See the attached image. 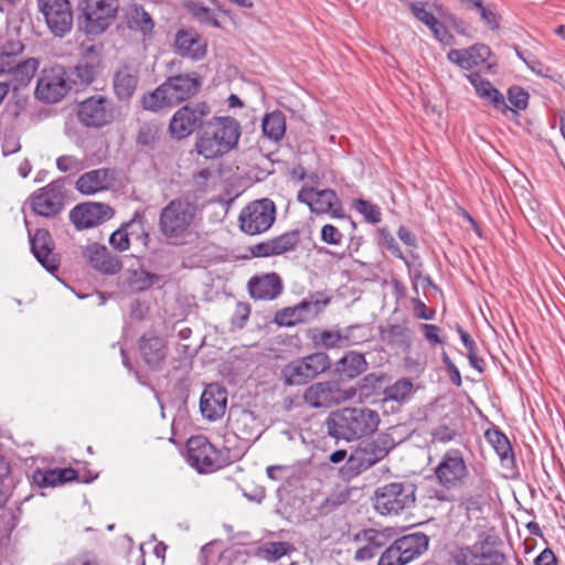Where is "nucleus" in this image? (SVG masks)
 I'll return each instance as SVG.
<instances>
[{
    "instance_id": "obj_44",
    "label": "nucleus",
    "mask_w": 565,
    "mask_h": 565,
    "mask_svg": "<svg viewBox=\"0 0 565 565\" xmlns=\"http://www.w3.org/2000/svg\"><path fill=\"white\" fill-rule=\"evenodd\" d=\"M385 375L383 373H369L358 383V390L361 395L369 397L377 394L383 388Z\"/></svg>"
},
{
    "instance_id": "obj_40",
    "label": "nucleus",
    "mask_w": 565,
    "mask_h": 565,
    "mask_svg": "<svg viewBox=\"0 0 565 565\" xmlns=\"http://www.w3.org/2000/svg\"><path fill=\"white\" fill-rule=\"evenodd\" d=\"M39 65L40 62L36 58H28L18 63L13 56V67L9 73L12 74L18 85H25L33 78Z\"/></svg>"
},
{
    "instance_id": "obj_15",
    "label": "nucleus",
    "mask_w": 565,
    "mask_h": 565,
    "mask_svg": "<svg viewBox=\"0 0 565 565\" xmlns=\"http://www.w3.org/2000/svg\"><path fill=\"white\" fill-rule=\"evenodd\" d=\"M210 111V107L203 102L181 107L170 120V132L179 139L188 137L202 124Z\"/></svg>"
},
{
    "instance_id": "obj_54",
    "label": "nucleus",
    "mask_w": 565,
    "mask_h": 565,
    "mask_svg": "<svg viewBox=\"0 0 565 565\" xmlns=\"http://www.w3.org/2000/svg\"><path fill=\"white\" fill-rule=\"evenodd\" d=\"M190 12L202 23L218 26V21L214 13L206 7L199 2H190L188 4Z\"/></svg>"
},
{
    "instance_id": "obj_22",
    "label": "nucleus",
    "mask_w": 565,
    "mask_h": 565,
    "mask_svg": "<svg viewBox=\"0 0 565 565\" xmlns=\"http://www.w3.org/2000/svg\"><path fill=\"white\" fill-rule=\"evenodd\" d=\"M83 256L94 269L105 275H115L122 267L119 257L98 243L88 244L83 250Z\"/></svg>"
},
{
    "instance_id": "obj_7",
    "label": "nucleus",
    "mask_w": 565,
    "mask_h": 565,
    "mask_svg": "<svg viewBox=\"0 0 565 565\" xmlns=\"http://www.w3.org/2000/svg\"><path fill=\"white\" fill-rule=\"evenodd\" d=\"M330 366L331 361L327 353L315 352L286 364L281 370V376L286 385H305Z\"/></svg>"
},
{
    "instance_id": "obj_55",
    "label": "nucleus",
    "mask_w": 565,
    "mask_h": 565,
    "mask_svg": "<svg viewBox=\"0 0 565 565\" xmlns=\"http://www.w3.org/2000/svg\"><path fill=\"white\" fill-rule=\"evenodd\" d=\"M294 551L289 542H270L264 548L266 557L270 561H277Z\"/></svg>"
},
{
    "instance_id": "obj_45",
    "label": "nucleus",
    "mask_w": 565,
    "mask_h": 565,
    "mask_svg": "<svg viewBox=\"0 0 565 565\" xmlns=\"http://www.w3.org/2000/svg\"><path fill=\"white\" fill-rule=\"evenodd\" d=\"M353 207L364 217V221L370 224H377L382 221V212L380 206L367 200L355 199L353 201Z\"/></svg>"
},
{
    "instance_id": "obj_30",
    "label": "nucleus",
    "mask_w": 565,
    "mask_h": 565,
    "mask_svg": "<svg viewBox=\"0 0 565 565\" xmlns=\"http://www.w3.org/2000/svg\"><path fill=\"white\" fill-rule=\"evenodd\" d=\"M394 541L407 564L423 555L429 545V537L422 532L406 534Z\"/></svg>"
},
{
    "instance_id": "obj_9",
    "label": "nucleus",
    "mask_w": 565,
    "mask_h": 565,
    "mask_svg": "<svg viewBox=\"0 0 565 565\" xmlns=\"http://www.w3.org/2000/svg\"><path fill=\"white\" fill-rule=\"evenodd\" d=\"M469 475L467 463L459 449H448L435 468L438 482L446 489H455L463 484Z\"/></svg>"
},
{
    "instance_id": "obj_23",
    "label": "nucleus",
    "mask_w": 565,
    "mask_h": 565,
    "mask_svg": "<svg viewBox=\"0 0 565 565\" xmlns=\"http://www.w3.org/2000/svg\"><path fill=\"white\" fill-rule=\"evenodd\" d=\"M338 194L332 189L317 190L312 186H303L298 191L297 200L306 204L311 213L321 215L328 214L334 203H337Z\"/></svg>"
},
{
    "instance_id": "obj_16",
    "label": "nucleus",
    "mask_w": 565,
    "mask_h": 565,
    "mask_svg": "<svg viewBox=\"0 0 565 565\" xmlns=\"http://www.w3.org/2000/svg\"><path fill=\"white\" fill-rule=\"evenodd\" d=\"M78 118L87 127H103L115 118L111 102L103 96L95 95L79 104Z\"/></svg>"
},
{
    "instance_id": "obj_3",
    "label": "nucleus",
    "mask_w": 565,
    "mask_h": 565,
    "mask_svg": "<svg viewBox=\"0 0 565 565\" xmlns=\"http://www.w3.org/2000/svg\"><path fill=\"white\" fill-rule=\"evenodd\" d=\"M200 86L201 81L195 73L170 77L154 92L142 97V106L151 111L173 107L194 96Z\"/></svg>"
},
{
    "instance_id": "obj_8",
    "label": "nucleus",
    "mask_w": 565,
    "mask_h": 565,
    "mask_svg": "<svg viewBox=\"0 0 565 565\" xmlns=\"http://www.w3.org/2000/svg\"><path fill=\"white\" fill-rule=\"evenodd\" d=\"M79 22L87 34L103 33L115 20L117 0H82L78 4Z\"/></svg>"
},
{
    "instance_id": "obj_26",
    "label": "nucleus",
    "mask_w": 565,
    "mask_h": 565,
    "mask_svg": "<svg viewBox=\"0 0 565 565\" xmlns=\"http://www.w3.org/2000/svg\"><path fill=\"white\" fill-rule=\"evenodd\" d=\"M491 51L484 44H476L468 49H451L447 53V58L462 70L470 71L475 67L483 65Z\"/></svg>"
},
{
    "instance_id": "obj_46",
    "label": "nucleus",
    "mask_w": 565,
    "mask_h": 565,
    "mask_svg": "<svg viewBox=\"0 0 565 565\" xmlns=\"http://www.w3.org/2000/svg\"><path fill=\"white\" fill-rule=\"evenodd\" d=\"M273 239L276 256L294 250L300 242V232L292 230L276 236Z\"/></svg>"
},
{
    "instance_id": "obj_49",
    "label": "nucleus",
    "mask_w": 565,
    "mask_h": 565,
    "mask_svg": "<svg viewBox=\"0 0 565 565\" xmlns=\"http://www.w3.org/2000/svg\"><path fill=\"white\" fill-rule=\"evenodd\" d=\"M459 435L455 424H440L431 429L430 437L433 444H447Z\"/></svg>"
},
{
    "instance_id": "obj_10",
    "label": "nucleus",
    "mask_w": 565,
    "mask_h": 565,
    "mask_svg": "<svg viewBox=\"0 0 565 565\" xmlns=\"http://www.w3.org/2000/svg\"><path fill=\"white\" fill-rule=\"evenodd\" d=\"M67 73L63 66L44 68L38 79L35 96L45 103H57L68 92Z\"/></svg>"
},
{
    "instance_id": "obj_33",
    "label": "nucleus",
    "mask_w": 565,
    "mask_h": 565,
    "mask_svg": "<svg viewBox=\"0 0 565 565\" xmlns=\"http://www.w3.org/2000/svg\"><path fill=\"white\" fill-rule=\"evenodd\" d=\"M102 66L100 52L95 46L85 50L81 61L75 66L76 77L82 84H89L94 81Z\"/></svg>"
},
{
    "instance_id": "obj_39",
    "label": "nucleus",
    "mask_w": 565,
    "mask_h": 565,
    "mask_svg": "<svg viewBox=\"0 0 565 565\" xmlns=\"http://www.w3.org/2000/svg\"><path fill=\"white\" fill-rule=\"evenodd\" d=\"M263 132L271 140L279 141L286 131L285 116L280 111L268 114L263 119Z\"/></svg>"
},
{
    "instance_id": "obj_38",
    "label": "nucleus",
    "mask_w": 565,
    "mask_h": 565,
    "mask_svg": "<svg viewBox=\"0 0 565 565\" xmlns=\"http://www.w3.org/2000/svg\"><path fill=\"white\" fill-rule=\"evenodd\" d=\"M411 330L402 324H388L380 328V335L387 344L403 349L411 347Z\"/></svg>"
},
{
    "instance_id": "obj_20",
    "label": "nucleus",
    "mask_w": 565,
    "mask_h": 565,
    "mask_svg": "<svg viewBox=\"0 0 565 565\" xmlns=\"http://www.w3.org/2000/svg\"><path fill=\"white\" fill-rule=\"evenodd\" d=\"M466 77L473 86L479 98L488 100L495 109L500 110L505 116H508V114L519 116L518 110L505 103L503 94L497 89L490 81L483 78L480 73L472 72L466 75Z\"/></svg>"
},
{
    "instance_id": "obj_2",
    "label": "nucleus",
    "mask_w": 565,
    "mask_h": 565,
    "mask_svg": "<svg viewBox=\"0 0 565 565\" xmlns=\"http://www.w3.org/2000/svg\"><path fill=\"white\" fill-rule=\"evenodd\" d=\"M241 136L239 124L231 117H214L196 137L195 149L206 159H215L234 149Z\"/></svg>"
},
{
    "instance_id": "obj_29",
    "label": "nucleus",
    "mask_w": 565,
    "mask_h": 565,
    "mask_svg": "<svg viewBox=\"0 0 565 565\" xmlns=\"http://www.w3.org/2000/svg\"><path fill=\"white\" fill-rule=\"evenodd\" d=\"M486 440L491 445L500 458V463L505 469L516 467L515 456L508 436L497 426H492L484 431Z\"/></svg>"
},
{
    "instance_id": "obj_57",
    "label": "nucleus",
    "mask_w": 565,
    "mask_h": 565,
    "mask_svg": "<svg viewBox=\"0 0 565 565\" xmlns=\"http://www.w3.org/2000/svg\"><path fill=\"white\" fill-rule=\"evenodd\" d=\"M320 238L328 245H340L343 241V234L332 224H326L321 227Z\"/></svg>"
},
{
    "instance_id": "obj_31",
    "label": "nucleus",
    "mask_w": 565,
    "mask_h": 565,
    "mask_svg": "<svg viewBox=\"0 0 565 565\" xmlns=\"http://www.w3.org/2000/svg\"><path fill=\"white\" fill-rule=\"evenodd\" d=\"M139 349L145 362L151 367H157L167 356L164 339L153 333H146L141 338Z\"/></svg>"
},
{
    "instance_id": "obj_47",
    "label": "nucleus",
    "mask_w": 565,
    "mask_h": 565,
    "mask_svg": "<svg viewBox=\"0 0 565 565\" xmlns=\"http://www.w3.org/2000/svg\"><path fill=\"white\" fill-rule=\"evenodd\" d=\"M345 347L356 345L369 341L370 329L365 324H352L343 330Z\"/></svg>"
},
{
    "instance_id": "obj_52",
    "label": "nucleus",
    "mask_w": 565,
    "mask_h": 565,
    "mask_svg": "<svg viewBox=\"0 0 565 565\" xmlns=\"http://www.w3.org/2000/svg\"><path fill=\"white\" fill-rule=\"evenodd\" d=\"M318 344L326 349H341L345 348L343 331L323 330L319 335Z\"/></svg>"
},
{
    "instance_id": "obj_42",
    "label": "nucleus",
    "mask_w": 565,
    "mask_h": 565,
    "mask_svg": "<svg viewBox=\"0 0 565 565\" xmlns=\"http://www.w3.org/2000/svg\"><path fill=\"white\" fill-rule=\"evenodd\" d=\"M23 43L17 39H9L0 51V75L11 72L13 67V56L22 53Z\"/></svg>"
},
{
    "instance_id": "obj_6",
    "label": "nucleus",
    "mask_w": 565,
    "mask_h": 565,
    "mask_svg": "<svg viewBox=\"0 0 565 565\" xmlns=\"http://www.w3.org/2000/svg\"><path fill=\"white\" fill-rule=\"evenodd\" d=\"M196 207L183 199L172 200L160 213L161 233L170 239L186 236L194 222Z\"/></svg>"
},
{
    "instance_id": "obj_62",
    "label": "nucleus",
    "mask_w": 565,
    "mask_h": 565,
    "mask_svg": "<svg viewBox=\"0 0 565 565\" xmlns=\"http://www.w3.org/2000/svg\"><path fill=\"white\" fill-rule=\"evenodd\" d=\"M383 237H384V246L385 248L396 258L401 259L404 262V264L409 267L411 266V263L409 260L407 259V257L404 255V253L402 252L398 243L396 242V239L390 234V233H384L383 232Z\"/></svg>"
},
{
    "instance_id": "obj_12",
    "label": "nucleus",
    "mask_w": 565,
    "mask_h": 565,
    "mask_svg": "<svg viewBox=\"0 0 565 565\" xmlns=\"http://www.w3.org/2000/svg\"><path fill=\"white\" fill-rule=\"evenodd\" d=\"M188 461L199 472L206 473L222 467L217 449L204 436L191 437L186 443Z\"/></svg>"
},
{
    "instance_id": "obj_32",
    "label": "nucleus",
    "mask_w": 565,
    "mask_h": 565,
    "mask_svg": "<svg viewBox=\"0 0 565 565\" xmlns=\"http://www.w3.org/2000/svg\"><path fill=\"white\" fill-rule=\"evenodd\" d=\"M174 44L182 56L192 60H200L206 53L205 42L193 31H179Z\"/></svg>"
},
{
    "instance_id": "obj_13",
    "label": "nucleus",
    "mask_w": 565,
    "mask_h": 565,
    "mask_svg": "<svg viewBox=\"0 0 565 565\" xmlns=\"http://www.w3.org/2000/svg\"><path fill=\"white\" fill-rule=\"evenodd\" d=\"M353 396L344 391L334 381L317 382L308 386L303 393V401L312 408H329Z\"/></svg>"
},
{
    "instance_id": "obj_48",
    "label": "nucleus",
    "mask_w": 565,
    "mask_h": 565,
    "mask_svg": "<svg viewBox=\"0 0 565 565\" xmlns=\"http://www.w3.org/2000/svg\"><path fill=\"white\" fill-rule=\"evenodd\" d=\"M153 279L154 276L141 268L128 270L127 282L132 290L141 291L149 288Z\"/></svg>"
},
{
    "instance_id": "obj_25",
    "label": "nucleus",
    "mask_w": 565,
    "mask_h": 565,
    "mask_svg": "<svg viewBox=\"0 0 565 565\" xmlns=\"http://www.w3.org/2000/svg\"><path fill=\"white\" fill-rule=\"evenodd\" d=\"M115 181L114 170L100 168L82 174L76 181V189L85 195H93L110 189Z\"/></svg>"
},
{
    "instance_id": "obj_41",
    "label": "nucleus",
    "mask_w": 565,
    "mask_h": 565,
    "mask_svg": "<svg viewBox=\"0 0 565 565\" xmlns=\"http://www.w3.org/2000/svg\"><path fill=\"white\" fill-rule=\"evenodd\" d=\"M413 392V383L409 379H401L383 390L384 402H406Z\"/></svg>"
},
{
    "instance_id": "obj_56",
    "label": "nucleus",
    "mask_w": 565,
    "mask_h": 565,
    "mask_svg": "<svg viewBox=\"0 0 565 565\" xmlns=\"http://www.w3.org/2000/svg\"><path fill=\"white\" fill-rule=\"evenodd\" d=\"M427 4L425 2H411L409 10L413 15L423 22L426 26H431L438 19L434 15L433 12L427 10Z\"/></svg>"
},
{
    "instance_id": "obj_63",
    "label": "nucleus",
    "mask_w": 565,
    "mask_h": 565,
    "mask_svg": "<svg viewBox=\"0 0 565 565\" xmlns=\"http://www.w3.org/2000/svg\"><path fill=\"white\" fill-rule=\"evenodd\" d=\"M477 10L480 13L481 19L490 26L492 30L499 29L498 14L490 6L478 7Z\"/></svg>"
},
{
    "instance_id": "obj_19",
    "label": "nucleus",
    "mask_w": 565,
    "mask_h": 565,
    "mask_svg": "<svg viewBox=\"0 0 565 565\" xmlns=\"http://www.w3.org/2000/svg\"><path fill=\"white\" fill-rule=\"evenodd\" d=\"M227 407L226 390L218 384H209L200 398V411L204 418L214 422L224 416Z\"/></svg>"
},
{
    "instance_id": "obj_60",
    "label": "nucleus",
    "mask_w": 565,
    "mask_h": 565,
    "mask_svg": "<svg viewBox=\"0 0 565 565\" xmlns=\"http://www.w3.org/2000/svg\"><path fill=\"white\" fill-rule=\"evenodd\" d=\"M109 244L119 252H125L130 246V241L125 227L115 231L109 237Z\"/></svg>"
},
{
    "instance_id": "obj_4",
    "label": "nucleus",
    "mask_w": 565,
    "mask_h": 565,
    "mask_svg": "<svg viewBox=\"0 0 565 565\" xmlns=\"http://www.w3.org/2000/svg\"><path fill=\"white\" fill-rule=\"evenodd\" d=\"M416 486L408 481H394L374 491V509L381 515H398L415 505Z\"/></svg>"
},
{
    "instance_id": "obj_14",
    "label": "nucleus",
    "mask_w": 565,
    "mask_h": 565,
    "mask_svg": "<svg viewBox=\"0 0 565 565\" xmlns=\"http://www.w3.org/2000/svg\"><path fill=\"white\" fill-rule=\"evenodd\" d=\"M39 8L55 36H64L72 30L73 12L68 0H39Z\"/></svg>"
},
{
    "instance_id": "obj_35",
    "label": "nucleus",
    "mask_w": 565,
    "mask_h": 565,
    "mask_svg": "<svg viewBox=\"0 0 565 565\" xmlns=\"http://www.w3.org/2000/svg\"><path fill=\"white\" fill-rule=\"evenodd\" d=\"M367 366L364 354L350 351L337 362L335 371L340 376L353 380L364 373Z\"/></svg>"
},
{
    "instance_id": "obj_36",
    "label": "nucleus",
    "mask_w": 565,
    "mask_h": 565,
    "mask_svg": "<svg viewBox=\"0 0 565 565\" xmlns=\"http://www.w3.org/2000/svg\"><path fill=\"white\" fill-rule=\"evenodd\" d=\"M77 472L72 468L52 469L46 471L36 470L32 475V481L41 488L55 487L67 481L75 480Z\"/></svg>"
},
{
    "instance_id": "obj_43",
    "label": "nucleus",
    "mask_w": 565,
    "mask_h": 565,
    "mask_svg": "<svg viewBox=\"0 0 565 565\" xmlns=\"http://www.w3.org/2000/svg\"><path fill=\"white\" fill-rule=\"evenodd\" d=\"M128 23L131 29H137L145 35L151 33L154 25L150 14L138 6L130 9Z\"/></svg>"
},
{
    "instance_id": "obj_5",
    "label": "nucleus",
    "mask_w": 565,
    "mask_h": 565,
    "mask_svg": "<svg viewBox=\"0 0 565 565\" xmlns=\"http://www.w3.org/2000/svg\"><path fill=\"white\" fill-rule=\"evenodd\" d=\"M395 446L393 436L387 433H380L371 439L363 440L348 458V469L359 475L384 459Z\"/></svg>"
},
{
    "instance_id": "obj_21",
    "label": "nucleus",
    "mask_w": 565,
    "mask_h": 565,
    "mask_svg": "<svg viewBox=\"0 0 565 565\" xmlns=\"http://www.w3.org/2000/svg\"><path fill=\"white\" fill-rule=\"evenodd\" d=\"M276 220V205L264 198L249 203V236L267 232Z\"/></svg>"
},
{
    "instance_id": "obj_51",
    "label": "nucleus",
    "mask_w": 565,
    "mask_h": 565,
    "mask_svg": "<svg viewBox=\"0 0 565 565\" xmlns=\"http://www.w3.org/2000/svg\"><path fill=\"white\" fill-rule=\"evenodd\" d=\"M456 565H480L478 557V542L470 546L458 548L454 554Z\"/></svg>"
},
{
    "instance_id": "obj_37",
    "label": "nucleus",
    "mask_w": 565,
    "mask_h": 565,
    "mask_svg": "<svg viewBox=\"0 0 565 565\" xmlns=\"http://www.w3.org/2000/svg\"><path fill=\"white\" fill-rule=\"evenodd\" d=\"M498 537L487 535L482 540L478 541V557L480 565H503L507 561V556L499 550H495Z\"/></svg>"
},
{
    "instance_id": "obj_64",
    "label": "nucleus",
    "mask_w": 565,
    "mask_h": 565,
    "mask_svg": "<svg viewBox=\"0 0 565 565\" xmlns=\"http://www.w3.org/2000/svg\"><path fill=\"white\" fill-rule=\"evenodd\" d=\"M460 505L466 510L468 514L482 511V497L481 495H468L465 497Z\"/></svg>"
},
{
    "instance_id": "obj_58",
    "label": "nucleus",
    "mask_w": 565,
    "mask_h": 565,
    "mask_svg": "<svg viewBox=\"0 0 565 565\" xmlns=\"http://www.w3.org/2000/svg\"><path fill=\"white\" fill-rule=\"evenodd\" d=\"M270 256H276L273 239H267L254 245H249V258Z\"/></svg>"
},
{
    "instance_id": "obj_61",
    "label": "nucleus",
    "mask_w": 565,
    "mask_h": 565,
    "mask_svg": "<svg viewBox=\"0 0 565 565\" xmlns=\"http://www.w3.org/2000/svg\"><path fill=\"white\" fill-rule=\"evenodd\" d=\"M429 30L433 32L434 36L445 45H450L455 41L454 35L448 31L447 26L439 20H437L431 26H429Z\"/></svg>"
},
{
    "instance_id": "obj_28",
    "label": "nucleus",
    "mask_w": 565,
    "mask_h": 565,
    "mask_svg": "<svg viewBox=\"0 0 565 565\" xmlns=\"http://www.w3.org/2000/svg\"><path fill=\"white\" fill-rule=\"evenodd\" d=\"M31 249L47 271L53 273L57 269V258L53 253L51 235L46 230H38L31 237Z\"/></svg>"
},
{
    "instance_id": "obj_24",
    "label": "nucleus",
    "mask_w": 565,
    "mask_h": 565,
    "mask_svg": "<svg viewBox=\"0 0 565 565\" xmlns=\"http://www.w3.org/2000/svg\"><path fill=\"white\" fill-rule=\"evenodd\" d=\"M30 203L34 213L51 217L62 210L63 196L57 186L49 184L34 193L30 198Z\"/></svg>"
},
{
    "instance_id": "obj_59",
    "label": "nucleus",
    "mask_w": 565,
    "mask_h": 565,
    "mask_svg": "<svg viewBox=\"0 0 565 565\" xmlns=\"http://www.w3.org/2000/svg\"><path fill=\"white\" fill-rule=\"evenodd\" d=\"M57 169L62 172H77L84 168L83 162L74 156H62L56 160Z\"/></svg>"
},
{
    "instance_id": "obj_11",
    "label": "nucleus",
    "mask_w": 565,
    "mask_h": 565,
    "mask_svg": "<svg viewBox=\"0 0 565 565\" xmlns=\"http://www.w3.org/2000/svg\"><path fill=\"white\" fill-rule=\"evenodd\" d=\"M395 530L393 527L383 529H363L353 535V541L361 546L355 551L354 559L364 562L372 559L394 539Z\"/></svg>"
},
{
    "instance_id": "obj_53",
    "label": "nucleus",
    "mask_w": 565,
    "mask_h": 565,
    "mask_svg": "<svg viewBox=\"0 0 565 565\" xmlns=\"http://www.w3.org/2000/svg\"><path fill=\"white\" fill-rule=\"evenodd\" d=\"M507 97L510 104L520 110H524L529 106L530 95L529 93L521 86L513 85L508 88Z\"/></svg>"
},
{
    "instance_id": "obj_50",
    "label": "nucleus",
    "mask_w": 565,
    "mask_h": 565,
    "mask_svg": "<svg viewBox=\"0 0 565 565\" xmlns=\"http://www.w3.org/2000/svg\"><path fill=\"white\" fill-rule=\"evenodd\" d=\"M403 554L399 552L394 539L385 546L381 553L377 565H406Z\"/></svg>"
},
{
    "instance_id": "obj_1",
    "label": "nucleus",
    "mask_w": 565,
    "mask_h": 565,
    "mask_svg": "<svg viewBox=\"0 0 565 565\" xmlns=\"http://www.w3.org/2000/svg\"><path fill=\"white\" fill-rule=\"evenodd\" d=\"M376 411L367 407H344L330 414L327 428L330 436L347 441L373 434L380 424Z\"/></svg>"
},
{
    "instance_id": "obj_27",
    "label": "nucleus",
    "mask_w": 565,
    "mask_h": 565,
    "mask_svg": "<svg viewBox=\"0 0 565 565\" xmlns=\"http://www.w3.org/2000/svg\"><path fill=\"white\" fill-rule=\"evenodd\" d=\"M282 291V282L276 273L254 276L249 279V297L257 300H274Z\"/></svg>"
},
{
    "instance_id": "obj_18",
    "label": "nucleus",
    "mask_w": 565,
    "mask_h": 565,
    "mask_svg": "<svg viewBox=\"0 0 565 565\" xmlns=\"http://www.w3.org/2000/svg\"><path fill=\"white\" fill-rule=\"evenodd\" d=\"M113 209L99 202L76 205L70 213L72 223L79 230L97 226L111 218Z\"/></svg>"
},
{
    "instance_id": "obj_34",
    "label": "nucleus",
    "mask_w": 565,
    "mask_h": 565,
    "mask_svg": "<svg viewBox=\"0 0 565 565\" xmlns=\"http://www.w3.org/2000/svg\"><path fill=\"white\" fill-rule=\"evenodd\" d=\"M137 72L129 66H122L114 75V92L120 100L130 99L137 88Z\"/></svg>"
},
{
    "instance_id": "obj_17",
    "label": "nucleus",
    "mask_w": 565,
    "mask_h": 565,
    "mask_svg": "<svg viewBox=\"0 0 565 565\" xmlns=\"http://www.w3.org/2000/svg\"><path fill=\"white\" fill-rule=\"evenodd\" d=\"M328 303L329 299L323 301L318 299H303L294 307L278 310L274 317V322L279 327H294L297 323L310 321L316 318Z\"/></svg>"
}]
</instances>
